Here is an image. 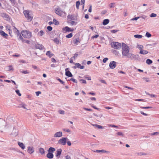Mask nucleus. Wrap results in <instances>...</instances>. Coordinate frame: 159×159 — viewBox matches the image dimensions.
I'll return each mask as SVG.
<instances>
[{
	"label": "nucleus",
	"instance_id": "obj_31",
	"mask_svg": "<svg viewBox=\"0 0 159 159\" xmlns=\"http://www.w3.org/2000/svg\"><path fill=\"white\" fill-rule=\"evenodd\" d=\"M44 34V33L43 31L41 30L39 32H38V34L40 36H42Z\"/></svg>",
	"mask_w": 159,
	"mask_h": 159
},
{
	"label": "nucleus",
	"instance_id": "obj_26",
	"mask_svg": "<svg viewBox=\"0 0 159 159\" xmlns=\"http://www.w3.org/2000/svg\"><path fill=\"white\" fill-rule=\"evenodd\" d=\"M94 152H97V153L99 152H106V151L104 150H96L95 151H94Z\"/></svg>",
	"mask_w": 159,
	"mask_h": 159
},
{
	"label": "nucleus",
	"instance_id": "obj_27",
	"mask_svg": "<svg viewBox=\"0 0 159 159\" xmlns=\"http://www.w3.org/2000/svg\"><path fill=\"white\" fill-rule=\"evenodd\" d=\"M46 55L47 56H48L49 57H52L53 55V54L51 53V52L50 51H48L46 53Z\"/></svg>",
	"mask_w": 159,
	"mask_h": 159
},
{
	"label": "nucleus",
	"instance_id": "obj_50",
	"mask_svg": "<svg viewBox=\"0 0 159 159\" xmlns=\"http://www.w3.org/2000/svg\"><path fill=\"white\" fill-rule=\"evenodd\" d=\"M143 79L144 80H145V81L146 82H150V80H149L148 78H147L145 77H143Z\"/></svg>",
	"mask_w": 159,
	"mask_h": 159
},
{
	"label": "nucleus",
	"instance_id": "obj_63",
	"mask_svg": "<svg viewBox=\"0 0 159 159\" xmlns=\"http://www.w3.org/2000/svg\"><path fill=\"white\" fill-rule=\"evenodd\" d=\"M66 143L68 146H70L71 145V143L70 141H67Z\"/></svg>",
	"mask_w": 159,
	"mask_h": 159
},
{
	"label": "nucleus",
	"instance_id": "obj_12",
	"mask_svg": "<svg viewBox=\"0 0 159 159\" xmlns=\"http://www.w3.org/2000/svg\"><path fill=\"white\" fill-rule=\"evenodd\" d=\"M68 70V68H67L65 69L66 75L68 76V77H71L73 76V75Z\"/></svg>",
	"mask_w": 159,
	"mask_h": 159
},
{
	"label": "nucleus",
	"instance_id": "obj_42",
	"mask_svg": "<svg viewBox=\"0 0 159 159\" xmlns=\"http://www.w3.org/2000/svg\"><path fill=\"white\" fill-rule=\"evenodd\" d=\"M8 70L9 71H11V70H14V69L12 67V66H8Z\"/></svg>",
	"mask_w": 159,
	"mask_h": 159
},
{
	"label": "nucleus",
	"instance_id": "obj_9",
	"mask_svg": "<svg viewBox=\"0 0 159 159\" xmlns=\"http://www.w3.org/2000/svg\"><path fill=\"white\" fill-rule=\"evenodd\" d=\"M62 136V133L61 131H58L55 133L53 135L55 138H60Z\"/></svg>",
	"mask_w": 159,
	"mask_h": 159
},
{
	"label": "nucleus",
	"instance_id": "obj_13",
	"mask_svg": "<svg viewBox=\"0 0 159 159\" xmlns=\"http://www.w3.org/2000/svg\"><path fill=\"white\" fill-rule=\"evenodd\" d=\"M75 66H74V68L75 69L76 68H80L81 69H83L84 68V66H81L80 64V63H75Z\"/></svg>",
	"mask_w": 159,
	"mask_h": 159
},
{
	"label": "nucleus",
	"instance_id": "obj_5",
	"mask_svg": "<svg viewBox=\"0 0 159 159\" xmlns=\"http://www.w3.org/2000/svg\"><path fill=\"white\" fill-rule=\"evenodd\" d=\"M77 16L75 15H69L67 16V21L77 20Z\"/></svg>",
	"mask_w": 159,
	"mask_h": 159
},
{
	"label": "nucleus",
	"instance_id": "obj_54",
	"mask_svg": "<svg viewBox=\"0 0 159 159\" xmlns=\"http://www.w3.org/2000/svg\"><path fill=\"white\" fill-rule=\"evenodd\" d=\"M108 60V59L107 58V57H106V58H104L103 59V62L104 63H106V61Z\"/></svg>",
	"mask_w": 159,
	"mask_h": 159
},
{
	"label": "nucleus",
	"instance_id": "obj_23",
	"mask_svg": "<svg viewBox=\"0 0 159 159\" xmlns=\"http://www.w3.org/2000/svg\"><path fill=\"white\" fill-rule=\"evenodd\" d=\"M148 53V52L147 50H144L143 49L141 51H140L139 53L140 54H146Z\"/></svg>",
	"mask_w": 159,
	"mask_h": 159
},
{
	"label": "nucleus",
	"instance_id": "obj_33",
	"mask_svg": "<svg viewBox=\"0 0 159 159\" xmlns=\"http://www.w3.org/2000/svg\"><path fill=\"white\" fill-rule=\"evenodd\" d=\"M53 41L57 44H58L60 43V41L59 39L57 38H55L53 39ZM60 43L61 44V43Z\"/></svg>",
	"mask_w": 159,
	"mask_h": 159
},
{
	"label": "nucleus",
	"instance_id": "obj_35",
	"mask_svg": "<svg viewBox=\"0 0 159 159\" xmlns=\"http://www.w3.org/2000/svg\"><path fill=\"white\" fill-rule=\"evenodd\" d=\"M80 5V2L79 1H77L76 2V6L77 9H79V6Z\"/></svg>",
	"mask_w": 159,
	"mask_h": 159
},
{
	"label": "nucleus",
	"instance_id": "obj_19",
	"mask_svg": "<svg viewBox=\"0 0 159 159\" xmlns=\"http://www.w3.org/2000/svg\"><path fill=\"white\" fill-rule=\"evenodd\" d=\"M47 157L49 159H52L53 157V154L52 152H49L47 154Z\"/></svg>",
	"mask_w": 159,
	"mask_h": 159
},
{
	"label": "nucleus",
	"instance_id": "obj_57",
	"mask_svg": "<svg viewBox=\"0 0 159 159\" xmlns=\"http://www.w3.org/2000/svg\"><path fill=\"white\" fill-rule=\"evenodd\" d=\"M57 80H58L62 84H64L65 82H63V81H62V80H61L60 79L58 78V79H57Z\"/></svg>",
	"mask_w": 159,
	"mask_h": 159
},
{
	"label": "nucleus",
	"instance_id": "obj_56",
	"mask_svg": "<svg viewBox=\"0 0 159 159\" xmlns=\"http://www.w3.org/2000/svg\"><path fill=\"white\" fill-rule=\"evenodd\" d=\"M108 126H110L112 127H114V128H117L118 127V126H116V125H114L109 124V125H108Z\"/></svg>",
	"mask_w": 159,
	"mask_h": 159
},
{
	"label": "nucleus",
	"instance_id": "obj_64",
	"mask_svg": "<svg viewBox=\"0 0 159 159\" xmlns=\"http://www.w3.org/2000/svg\"><path fill=\"white\" fill-rule=\"evenodd\" d=\"M65 157L66 159H71V157L70 156L68 155H67Z\"/></svg>",
	"mask_w": 159,
	"mask_h": 159
},
{
	"label": "nucleus",
	"instance_id": "obj_3",
	"mask_svg": "<svg viewBox=\"0 0 159 159\" xmlns=\"http://www.w3.org/2000/svg\"><path fill=\"white\" fill-rule=\"evenodd\" d=\"M21 34L24 38L26 39H30L32 36L31 33L30 31L26 30L22 31Z\"/></svg>",
	"mask_w": 159,
	"mask_h": 159
},
{
	"label": "nucleus",
	"instance_id": "obj_10",
	"mask_svg": "<svg viewBox=\"0 0 159 159\" xmlns=\"http://www.w3.org/2000/svg\"><path fill=\"white\" fill-rule=\"evenodd\" d=\"M62 30L64 32L70 31L72 32L74 31V29H71L68 26H66L62 29Z\"/></svg>",
	"mask_w": 159,
	"mask_h": 159
},
{
	"label": "nucleus",
	"instance_id": "obj_37",
	"mask_svg": "<svg viewBox=\"0 0 159 159\" xmlns=\"http://www.w3.org/2000/svg\"><path fill=\"white\" fill-rule=\"evenodd\" d=\"M73 36V34L72 33H70V34L66 35V37L67 38H70L71 37H72Z\"/></svg>",
	"mask_w": 159,
	"mask_h": 159
},
{
	"label": "nucleus",
	"instance_id": "obj_40",
	"mask_svg": "<svg viewBox=\"0 0 159 159\" xmlns=\"http://www.w3.org/2000/svg\"><path fill=\"white\" fill-rule=\"evenodd\" d=\"M25 106H26V105L25 104L22 103V104H21L20 105V106L18 107H21L24 108L25 109H27L25 107Z\"/></svg>",
	"mask_w": 159,
	"mask_h": 159
},
{
	"label": "nucleus",
	"instance_id": "obj_30",
	"mask_svg": "<svg viewBox=\"0 0 159 159\" xmlns=\"http://www.w3.org/2000/svg\"><path fill=\"white\" fill-rule=\"evenodd\" d=\"M39 152L42 155L44 154L45 153L44 149L42 148H39Z\"/></svg>",
	"mask_w": 159,
	"mask_h": 159
},
{
	"label": "nucleus",
	"instance_id": "obj_47",
	"mask_svg": "<svg viewBox=\"0 0 159 159\" xmlns=\"http://www.w3.org/2000/svg\"><path fill=\"white\" fill-rule=\"evenodd\" d=\"M150 16L151 17H155L156 16H157V15L156 14H155V13H152L150 15Z\"/></svg>",
	"mask_w": 159,
	"mask_h": 159
},
{
	"label": "nucleus",
	"instance_id": "obj_14",
	"mask_svg": "<svg viewBox=\"0 0 159 159\" xmlns=\"http://www.w3.org/2000/svg\"><path fill=\"white\" fill-rule=\"evenodd\" d=\"M28 152L31 154L34 152V149L33 147L29 146L28 147L27 150Z\"/></svg>",
	"mask_w": 159,
	"mask_h": 159
},
{
	"label": "nucleus",
	"instance_id": "obj_45",
	"mask_svg": "<svg viewBox=\"0 0 159 159\" xmlns=\"http://www.w3.org/2000/svg\"><path fill=\"white\" fill-rule=\"evenodd\" d=\"M16 92L19 96H21V94L20 93V91L19 90H16Z\"/></svg>",
	"mask_w": 159,
	"mask_h": 159
},
{
	"label": "nucleus",
	"instance_id": "obj_55",
	"mask_svg": "<svg viewBox=\"0 0 159 159\" xmlns=\"http://www.w3.org/2000/svg\"><path fill=\"white\" fill-rule=\"evenodd\" d=\"M22 42H25L26 43H28V44H29L30 43V41L28 40H25L24 39V40H23V41H22Z\"/></svg>",
	"mask_w": 159,
	"mask_h": 159
},
{
	"label": "nucleus",
	"instance_id": "obj_46",
	"mask_svg": "<svg viewBox=\"0 0 159 159\" xmlns=\"http://www.w3.org/2000/svg\"><path fill=\"white\" fill-rule=\"evenodd\" d=\"M140 108L143 109H149L151 108H152L151 107H140Z\"/></svg>",
	"mask_w": 159,
	"mask_h": 159
},
{
	"label": "nucleus",
	"instance_id": "obj_21",
	"mask_svg": "<svg viewBox=\"0 0 159 159\" xmlns=\"http://www.w3.org/2000/svg\"><path fill=\"white\" fill-rule=\"evenodd\" d=\"M13 30L16 33V34L17 35V36L21 34L20 31L18 30L15 27H14Z\"/></svg>",
	"mask_w": 159,
	"mask_h": 159
},
{
	"label": "nucleus",
	"instance_id": "obj_36",
	"mask_svg": "<svg viewBox=\"0 0 159 159\" xmlns=\"http://www.w3.org/2000/svg\"><path fill=\"white\" fill-rule=\"evenodd\" d=\"M138 48L140 50V51L142 50L143 48V47L142 45H138Z\"/></svg>",
	"mask_w": 159,
	"mask_h": 159
},
{
	"label": "nucleus",
	"instance_id": "obj_20",
	"mask_svg": "<svg viewBox=\"0 0 159 159\" xmlns=\"http://www.w3.org/2000/svg\"><path fill=\"white\" fill-rule=\"evenodd\" d=\"M1 16L4 18L6 20H7L8 18V16L5 13H2L1 14Z\"/></svg>",
	"mask_w": 159,
	"mask_h": 159
},
{
	"label": "nucleus",
	"instance_id": "obj_22",
	"mask_svg": "<svg viewBox=\"0 0 159 159\" xmlns=\"http://www.w3.org/2000/svg\"><path fill=\"white\" fill-rule=\"evenodd\" d=\"M56 149L55 148L50 147L48 150V152H52L53 153L54 151H55Z\"/></svg>",
	"mask_w": 159,
	"mask_h": 159
},
{
	"label": "nucleus",
	"instance_id": "obj_62",
	"mask_svg": "<svg viewBox=\"0 0 159 159\" xmlns=\"http://www.w3.org/2000/svg\"><path fill=\"white\" fill-rule=\"evenodd\" d=\"M73 58H72V57H71L70 58V62L71 63H73L74 64H75V63H74L73 62Z\"/></svg>",
	"mask_w": 159,
	"mask_h": 159
},
{
	"label": "nucleus",
	"instance_id": "obj_28",
	"mask_svg": "<svg viewBox=\"0 0 159 159\" xmlns=\"http://www.w3.org/2000/svg\"><path fill=\"white\" fill-rule=\"evenodd\" d=\"M113 53L116 56L118 57H120V54L119 53V52L116 50H114L113 51Z\"/></svg>",
	"mask_w": 159,
	"mask_h": 159
},
{
	"label": "nucleus",
	"instance_id": "obj_43",
	"mask_svg": "<svg viewBox=\"0 0 159 159\" xmlns=\"http://www.w3.org/2000/svg\"><path fill=\"white\" fill-rule=\"evenodd\" d=\"M145 36L148 38H149L151 36V35L149 33L147 32L145 34Z\"/></svg>",
	"mask_w": 159,
	"mask_h": 159
},
{
	"label": "nucleus",
	"instance_id": "obj_1",
	"mask_svg": "<svg viewBox=\"0 0 159 159\" xmlns=\"http://www.w3.org/2000/svg\"><path fill=\"white\" fill-rule=\"evenodd\" d=\"M129 48L126 44L122 43L121 53L123 57L130 58L131 59H138L139 57V55H134L129 52Z\"/></svg>",
	"mask_w": 159,
	"mask_h": 159
},
{
	"label": "nucleus",
	"instance_id": "obj_8",
	"mask_svg": "<svg viewBox=\"0 0 159 159\" xmlns=\"http://www.w3.org/2000/svg\"><path fill=\"white\" fill-rule=\"evenodd\" d=\"M116 66V62L114 61H111L109 63V67L111 69H114Z\"/></svg>",
	"mask_w": 159,
	"mask_h": 159
},
{
	"label": "nucleus",
	"instance_id": "obj_15",
	"mask_svg": "<svg viewBox=\"0 0 159 159\" xmlns=\"http://www.w3.org/2000/svg\"><path fill=\"white\" fill-rule=\"evenodd\" d=\"M77 20L76 21H67V23L71 25H77Z\"/></svg>",
	"mask_w": 159,
	"mask_h": 159
},
{
	"label": "nucleus",
	"instance_id": "obj_53",
	"mask_svg": "<svg viewBox=\"0 0 159 159\" xmlns=\"http://www.w3.org/2000/svg\"><path fill=\"white\" fill-rule=\"evenodd\" d=\"M47 28L48 30L49 31H51L52 29V27L51 26H48L47 27Z\"/></svg>",
	"mask_w": 159,
	"mask_h": 159
},
{
	"label": "nucleus",
	"instance_id": "obj_11",
	"mask_svg": "<svg viewBox=\"0 0 159 159\" xmlns=\"http://www.w3.org/2000/svg\"><path fill=\"white\" fill-rule=\"evenodd\" d=\"M62 150L61 148L57 149L56 153V156L58 159L59 158L60 155L61 154Z\"/></svg>",
	"mask_w": 159,
	"mask_h": 159
},
{
	"label": "nucleus",
	"instance_id": "obj_41",
	"mask_svg": "<svg viewBox=\"0 0 159 159\" xmlns=\"http://www.w3.org/2000/svg\"><path fill=\"white\" fill-rule=\"evenodd\" d=\"M58 112L60 114L62 115L64 114L65 113V111H64L62 110H59L58 111Z\"/></svg>",
	"mask_w": 159,
	"mask_h": 159
},
{
	"label": "nucleus",
	"instance_id": "obj_59",
	"mask_svg": "<svg viewBox=\"0 0 159 159\" xmlns=\"http://www.w3.org/2000/svg\"><path fill=\"white\" fill-rule=\"evenodd\" d=\"M78 56V54L77 53H75L74 55V56H73L72 57V58H73V59H75V58L77 57Z\"/></svg>",
	"mask_w": 159,
	"mask_h": 159
},
{
	"label": "nucleus",
	"instance_id": "obj_6",
	"mask_svg": "<svg viewBox=\"0 0 159 159\" xmlns=\"http://www.w3.org/2000/svg\"><path fill=\"white\" fill-rule=\"evenodd\" d=\"M68 140L67 137H63L61 139L59 140L58 143L59 144L65 145H66L67 141Z\"/></svg>",
	"mask_w": 159,
	"mask_h": 159
},
{
	"label": "nucleus",
	"instance_id": "obj_34",
	"mask_svg": "<svg viewBox=\"0 0 159 159\" xmlns=\"http://www.w3.org/2000/svg\"><path fill=\"white\" fill-rule=\"evenodd\" d=\"M146 63L149 65H150L152 63V61L150 59H148L146 61Z\"/></svg>",
	"mask_w": 159,
	"mask_h": 159
},
{
	"label": "nucleus",
	"instance_id": "obj_48",
	"mask_svg": "<svg viewBox=\"0 0 159 159\" xmlns=\"http://www.w3.org/2000/svg\"><path fill=\"white\" fill-rule=\"evenodd\" d=\"M70 80L72 81L73 82L75 83H77V81L75 79L71 78Z\"/></svg>",
	"mask_w": 159,
	"mask_h": 159
},
{
	"label": "nucleus",
	"instance_id": "obj_60",
	"mask_svg": "<svg viewBox=\"0 0 159 159\" xmlns=\"http://www.w3.org/2000/svg\"><path fill=\"white\" fill-rule=\"evenodd\" d=\"M80 81L83 83L86 84V81L84 80L81 79L80 80Z\"/></svg>",
	"mask_w": 159,
	"mask_h": 159
},
{
	"label": "nucleus",
	"instance_id": "obj_4",
	"mask_svg": "<svg viewBox=\"0 0 159 159\" xmlns=\"http://www.w3.org/2000/svg\"><path fill=\"white\" fill-rule=\"evenodd\" d=\"M111 45L112 48L116 49H120L121 47V43L118 42H113Z\"/></svg>",
	"mask_w": 159,
	"mask_h": 159
},
{
	"label": "nucleus",
	"instance_id": "obj_24",
	"mask_svg": "<svg viewBox=\"0 0 159 159\" xmlns=\"http://www.w3.org/2000/svg\"><path fill=\"white\" fill-rule=\"evenodd\" d=\"M18 144L19 146L22 149H24L25 148V146L24 144L22 143L18 142Z\"/></svg>",
	"mask_w": 159,
	"mask_h": 159
},
{
	"label": "nucleus",
	"instance_id": "obj_18",
	"mask_svg": "<svg viewBox=\"0 0 159 159\" xmlns=\"http://www.w3.org/2000/svg\"><path fill=\"white\" fill-rule=\"evenodd\" d=\"M0 34L3 37H5L6 38H7V36H8V35L5 33L3 31H0Z\"/></svg>",
	"mask_w": 159,
	"mask_h": 159
},
{
	"label": "nucleus",
	"instance_id": "obj_58",
	"mask_svg": "<svg viewBox=\"0 0 159 159\" xmlns=\"http://www.w3.org/2000/svg\"><path fill=\"white\" fill-rule=\"evenodd\" d=\"M124 87L126 88H128L129 89L132 90H133V88H131L128 86H124Z\"/></svg>",
	"mask_w": 159,
	"mask_h": 159
},
{
	"label": "nucleus",
	"instance_id": "obj_25",
	"mask_svg": "<svg viewBox=\"0 0 159 159\" xmlns=\"http://www.w3.org/2000/svg\"><path fill=\"white\" fill-rule=\"evenodd\" d=\"M109 22V20L108 19H106L103 20V25H106Z\"/></svg>",
	"mask_w": 159,
	"mask_h": 159
},
{
	"label": "nucleus",
	"instance_id": "obj_38",
	"mask_svg": "<svg viewBox=\"0 0 159 159\" xmlns=\"http://www.w3.org/2000/svg\"><path fill=\"white\" fill-rule=\"evenodd\" d=\"M53 21L56 25H59V22L58 21H57L56 19H54L53 20Z\"/></svg>",
	"mask_w": 159,
	"mask_h": 159
},
{
	"label": "nucleus",
	"instance_id": "obj_61",
	"mask_svg": "<svg viewBox=\"0 0 159 159\" xmlns=\"http://www.w3.org/2000/svg\"><path fill=\"white\" fill-rule=\"evenodd\" d=\"M41 93L40 91H37L35 92L36 96H38L39 94H41Z\"/></svg>",
	"mask_w": 159,
	"mask_h": 159
},
{
	"label": "nucleus",
	"instance_id": "obj_16",
	"mask_svg": "<svg viewBox=\"0 0 159 159\" xmlns=\"http://www.w3.org/2000/svg\"><path fill=\"white\" fill-rule=\"evenodd\" d=\"M35 48L37 49H42L44 48V46L41 44H37L35 46Z\"/></svg>",
	"mask_w": 159,
	"mask_h": 159
},
{
	"label": "nucleus",
	"instance_id": "obj_52",
	"mask_svg": "<svg viewBox=\"0 0 159 159\" xmlns=\"http://www.w3.org/2000/svg\"><path fill=\"white\" fill-rule=\"evenodd\" d=\"M96 127L99 129H103L102 126L98 125H96Z\"/></svg>",
	"mask_w": 159,
	"mask_h": 159
},
{
	"label": "nucleus",
	"instance_id": "obj_51",
	"mask_svg": "<svg viewBox=\"0 0 159 159\" xmlns=\"http://www.w3.org/2000/svg\"><path fill=\"white\" fill-rule=\"evenodd\" d=\"M99 37V35L98 34H95L92 37V38L94 39V38H97Z\"/></svg>",
	"mask_w": 159,
	"mask_h": 159
},
{
	"label": "nucleus",
	"instance_id": "obj_2",
	"mask_svg": "<svg viewBox=\"0 0 159 159\" xmlns=\"http://www.w3.org/2000/svg\"><path fill=\"white\" fill-rule=\"evenodd\" d=\"M23 13L27 20L31 21L32 20L33 16L30 11H24Z\"/></svg>",
	"mask_w": 159,
	"mask_h": 159
},
{
	"label": "nucleus",
	"instance_id": "obj_32",
	"mask_svg": "<svg viewBox=\"0 0 159 159\" xmlns=\"http://www.w3.org/2000/svg\"><path fill=\"white\" fill-rule=\"evenodd\" d=\"M134 37L136 38L140 39L143 37V36L139 34H135L134 35Z\"/></svg>",
	"mask_w": 159,
	"mask_h": 159
},
{
	"label": "nucleus",
	"instance_id": "obj_29",
	"mask_svg": "<svg viewBox=\"0 0 159 159\" xmlns=\"http://www.w3.org/2000/svg\"><path fill=\"white\" fill-rule=\"evenodd\" d=\"M109 7L110 9L114 7H115V3H111L109 5Z\"/></svg>",
	"mask_w": 159,
	"mask_h": 159
},
{
	"label": "nucleus",
	"instance_id": "obj_49",
	"mask_svg": "<svg viewBox=\"0 0 159 159\" xmlns=\"http://www.w3.org/2000/svg\"><path fill=\"white\" fill-rule=\"evenodd\" d=\"M116 134L118 135H120V136H124V134H123L122 133V132H118Z\"/></svg>",
	"mask_w": 159,
	"mask_h": 159
},
{
	"label": "nucleus",
	"instance_id": "obj_44",
	"mask_svg": "<svg viewBox=\"0 0 159 159\" xmlns=\"http://www.w3.org/2000/svg\"><path fill=\"white\" fill-rule=\"evenodd\" d=\"M21 72L24 74H29L30 73V72L27 70L22 71H21Z\"/></svg>",
	"mask_w": 159,
	"mask_h": 159
},
{
	"label": "nucleus",
	"instance_id": "obj_7",
	"mask_svg": "<svg viewBox=\"0 0 159 159\" xmlns=\"http://www.w3.org/2000/svg\"><path fill=\"white\" fill-rule=\"evenodd\" d=\"M55 13L61 16L64 17L66 16V13L63 11H55Z\"/></svg>",
	"mask_w": 159,
	"mask_h": 159
},
{
	"label": "nucleus",
	"instance_id": "obj_17",
	"mask_svg": "<svg viewBox=\"0 0 159 159\" xmlns=\"http://www.w3.org/2000/svg\"><path fill=\"white\" fill-rule=\"evenodd\" d=\"M73 42L75 45H78L80 42V39L79 38L74 39L73 40Z\"/></svg>",
	"mask_w": 159,
	"mask_h": 159
},
{
	"label": "nucleus",
	"instance_id": "obj_39",
	"mask_svg": "<svg viewBox=\"0 0 159 159\" xmlns=\"http://www.w3.org/2000/svg\"><path fill=\"white\" fill-rule=\"evenodd\" d=\"M17 37H18V39L19 40H21L22 41H23V40H24V39L22 37L21 34L18 35Z\"/></svg>",
	"mask_w": 159,
	"mask_h": 159
}]
</instances>
